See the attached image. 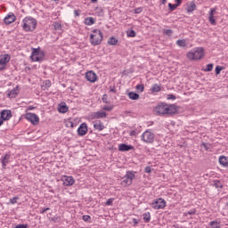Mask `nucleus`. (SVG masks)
<instances>
[{
    "label": "nucleus",
    "mask_w": 228,
    "mask_h": 228,
    "mask_svg": "<svg viewBox=\"0 0 228 228\" xmlns=\"http://www.w3.org/2000/svg\"><path fill=\"white\" fill-rule=\"evenodd\" d=\"M61 181L64 186H72V184L76 183V180H74L73 176H67V175L61 176Z\"/></svg>",
    "instance_id": "obj_10"
},
{
    "label": "nucleus",
    "mask_w": 228,
    "mask_h": 228,
    "mask_svg": "<svg viewBox=\"0 0 228 228\" xmlns=\"http://www.w3.org/2000/svg\"><path fill=\"white\" fill-rule=\"evenodd\" d=\"M4 123V121L2 119V118L0 117V126Z\"/></svg>",
    "instance_id": "obj_60"
},
{
    "label": "nucleus",
    "mask_w": 228,
    "mask_h": 228,
    "mask_svg": "<svg viewBox=\"0 0 228 228\" xmlns=\"http://www.w3.org/2000/svg\"><path fill=\"white\" fill-rule=\"evenodd\" d=\"M136 90H137V92L142 94V92H143V90H145V86L143 85H137L136 86Z\"/></svg>",
    "instance_id": "obj_36"
},
{
    "label": "nucleus",
    "mask_w": 228,
    "mask_h": 228,
    "mask_svg": "<svg viewBox=\"0 0 228 228\" xmlns=\"http://www.w3.org/2000/svg\"><path fill=\"white\" fill-rule=\"evenodd\" d=\"M10 61V55L4 54L0 56V70H3L6 67V63Z\"/></svg>",
    "instance_id": "obj_12"
},
{
    "label": "nucleus",
    "mask_w": 228,
    "mask_h": 228,
    "mask_svg": "<svg viewBox=\"0 0 228 228\" xmlns=\"http://www.w3.org/2000/svg\"><path fill=\"white\" fill-rule=\"evenodd\" d=\"M108 44L110 45H117V44H118V39L115 38V37H110L109 40H108Z\"/></svg>",
    "instance_id": "obj_29"
},
{
    "label": "nucleus",
    "mask_w": 228,
    "mask_h": 228,
    "mask_svg": "<svg viewBox=\"0 0 228 228\" xmlns=\"http://www.w3.org/2000/svg\"><path fill=\"white\" fill-rule=\"evenodd\" d=\"M104 123H102L101 120H97L94 122V128L96 131H103L104 129Z\"/></svg>",
    "instance_id": "obj_19"
},
{
    "label": "nucleus",
    "mask_w": 228,
    "mask_h": 228,
    "mask_svg": "<svg viewBox=\"0 0 228 228\" xmlns=\"http://www.w3.org/2000/svg\"><path fill=\"white\" fill-rule=\"evenodd\" d=\"M210 227L212 228H220V222L218 221H212L209 223Z\"/></svg>",
    "instance_id": "obj_32"
},
{
    "label": "nucleus",
    "mask_w": 228,
    "mask_h": 228,
    "mask_svg": "<svg viewBox=\"0 0 228 228\" xmlns=\"http://www.w3.org/2000/svg\"><path fill=\"white\" fill-rule=\"evenodd\" d=\"M74 14L76 15V17H79L80 12L77 11V10H75V11H74Z\"/></svg>",
    "instance_id": "obj_51"
},
{
    "label": "nucleus",
    "mask_w": 228,
    "mask_h": 228,
    "mask_svg": "<svg viewBox=\"0 0 228 228\" xmlns=\"http://www.w3.org/2000/svg\"><path fill=\"white\" fill-rule=\"evenodd\" d=\"M25 118L31 122L33 126H37V124L40 122V118L37 117V114L28 112L25 115Z\"/></svg>",
    "instance_id": "obj_8"
},
{
    "label": "nucleus",
    "mask_w": 228,
    "mask_h": 228,
    "mask_svg": "<svg viewBox=\"0 0 228 228\" xmlns=\"http://www.w3.org/2000/svg\"><path fill=\"white\" fill-rule=\"evenodd\" d=\"M216 12V9H215V8H212L209 12L208 20L212 26L216 25V20H215V12Z\"/></svg>",
    "instance_id": "obj_16"
},
{
    "label": "nucleus",
    "mask_w": 228,
    "mask_h": 228,
    "mask_svg": "<svg viewBox=\"0 0 228 228\" xmlns=\"http://www.w3.org/2000/svg\"><path fill=\"white\" fill-rule=\"evenodd\" d=\"M188 214H189V215H195V211H194V210H190V211L188 212Z\"/></svg>",
    "instance_id": "obj_58"
},
{
    "label": "nucleus",
    "mask_w": 228,
    "mask_h": 228,
    "mask_svg": "<svg viewBox=\"0 0 228 228\" xmlns=\"http://www.w3.org/2000/svg\"><path fill=\"white\" fill-rule=\"evenodd\" d=\"M15 20H16L15 14L12 12L4 19V22H5V24H12V22H15Z\"/></svg>",
    "instance_id": "obj_17"
},
{
    "label": "nucleus",
    "mask_w": 228,
    "mask_h": 228,
    "mask_svg": "<svg viewBox=\"0 0 228 228\" xmlns=\"http://www.w3.org/2000/svg\"><path fill=\"white\" fill-rule=\"evenodd\" d=\"M164 33L167 37H172V35H174V31L172 29H166L164 30Z\"/></svg>",
    "instance_id": "obj_38"
},
{
    "label": "nucleus",
    "mask_w": 228,
    "mask_h": 228,
    "mask_svg": "<svg viewBox=\"0 0 228 228\" xmlns=\"http://www.w3.org/2000/svg\"><path fill=\"white\" fill-rule=\"evenodd\" d=\"M177 7H179V5L176 4H171V3L168 4V8L170 12H174L175 10H177Z\"/></svg>",
    "instance_id": "obj_33"
},
{
    "label": "nucleus",
    "mask_w": 228,
    "mask_h": 228,
    "mask_svg": "<svg viewBox=\"0 0 228 228\" xmlns=\"http://www.w3.org/2000/svg\"><path fill=\"white\" fill-rule=\"evenodd\" d=\"M127 37H130L131 38H134L136 37V32L133 29L126 31Z\"/></svg>",
    "instance_id": "obj_34"
},
{
    "label": "nucleus",
    "mask_w": 228,
    "mask_h": 228,
    "mask_svg": "<svg viewBox=\"0 0 228 228\" xmlns=\"http://www.w3.org/2000/svg\"><path fill=\"white\" fill-rule=\"evenodd\" d=\"M103 102H108L106 99L102 98Z\"/></svg>",
    "instance_id": "obj_63"
},
{
    "label": "nucleus",
    "mask_w": 228,
    "mask_h": 228,
    "mask_svg": "<svg viewBox=\"0 0 228 228\" xmlns=\"http://www.w3.org/2000/svg\"><path fill=\"white\" fill-rule=\"evenodd\" d=\"M3 168H6V165L10 163V154H5L1 159Z\"/></svg>",
    "instance_id": "obj_20"
},
{
    "label": "nucleus",
    "mask_w": 228,
    "mask_h": 228,
    "mask_svg": "<svg viewBox=\"0 0 228 228\" xmlns=\"http://www.w3.org/2000/svg\"><path fill=\"white\" fill-rule=\"evenodd\" d=\"M58 111L59 113H67V111H69V107L67 106V104H61L58 106Z\"/></svg>",
    "instance_id": "obj_23"
},
{
    "label": "nucleus",
    "mask_w": 228,
    "mask_h": 228,
    "mask_svg": "<svg viewBox=\"0 0 228 228\" xmlns=\"http://www.w3.org/2000/svg\"><path fill=\"white\" fill-rule=\"evenodd\" d=\"M53 26V28L56 30L61 29V24L60 22H54Z\"/></svg>",
    "instance_id": "obj_37"
},
{
    "label": "nucleus",
    "mask_w": 228,
    "mask_h": 228,
    "mask_svg": "<svg viewBox=\"0 0 228 228\" xmlns=\"http://www.w3.org/2000/svg\"><path fill=\"white\" fill-rule=\"evenodd\" d=\"M106 117H108V113H106V111L93 112L91 115V118L93 119L106 118Z\"/></svg>",
    "instance_id": "obj_14"
},
{
    "label": "nucleus",
    "mask_w": 228,
    "mask_h": 228,
    "mask_svg": "<svg viewBox=\"0 0 228 228\" xmlns=\"http://www.w3.org/2000/svg\"><path fill=\"white\" fill-rule=\"evenodd\" d=\"M151 92H161V86H159L158 84L153 85L151 87Z\"/></svg>",
    "instance_id": "obj_31"
},
{
    "label": "nucleus",
    "mask_w": 228,
    "mask_h": 228,
    "mask_svg": "<svg viewBox=\"0 0 228 228\" xmlns=\"http://www.w3.org/2000/svg\"><path fill=\"white\" fill-rule=\"evenodd\" d=\"M28 224H18L14 228H28Z\"/></svg>",
    "instance_id": "obj_46"
},
{
    "label": "nucleus",
    "mask_w": 228,
    "mask_h": 228,
    "mask_svg": "<svg viewBox=\"0 0 228 228\" xmlns=\"http://www.w3.org/2000/svg\"><path fill=\"white\" fill-rule=\"evenodd\" d=\"M102 110H104V111H111L113 110V107L111 106H108V105H105Z\"/></svg>",
    "instance_id": "obj_40"
},
{
    "label": "nucleus",
    "mask_w": 228,
    "mask_h": 228,
    "mask_svg": "<svg viewBox=\"0 0 228 228\" xmlns=\"http://www.w3.org/2000/svg\"><path fill=\"white\" fill-rule=\"evenodd\" d=\"M12 110H4L0 112V118H2V119L4 120H10V118H12Z\"/></svg>",
    "instance_id": "obj_15"
},
{
    "label": "nucleus",
    "mask_w": 228,
    "mask_h": 228,
    "mask_svg": "<svg viewBox=\"0 0 228 228\" xmlns=\"http://www.w3.org/2000/svg\"><path fill=\"white\" fill-rule=\"evenodd\" d=\"M167 206V201L165 200L159 198L151 203V208L153 209H163Z\"/></svg>",
    "instance_id": "obj_9"
},
{
    "label": "nucleus",
    "mask_w": 228,
    "mask_h": 228,
    "mask_svg": "<svg viewBox=\"0 0 228 228\" xmlns=\"http://www.w3.org/2000/svg\"><path fill=\"white\" fill-rule=\"evenodd\" d=\"M188 60L195 61V60H202L204 58V48L196 47L186 54Z\"/></svg>",
    "instance_id": "obj_2"
},
{
    "label": "nucleus",
    "mask_w": 228,
    "mask_h": 228,
    "mask_svg": "<svg viewBox=\"0 0 228 228\" xmlns=\"http://www.w3.org/2000/svg\"><path fill=\"white\" fill-rule=\"evenodd\" d=\"M219 163L222 167H224L225 168H227L228 167V159L227 157L225 156H220L219 157Z\"/></svg>",
    "instance_id": "obj_21"
},
{
    "label": "nucleus",
    "mask_w": 228,
    "mask_h": 228,
    "mask_svg": "<svg viewBox=\"0 0 228 228\" xmlns=\"http://www.w3.org/2000/svg\"><path fill=\"white\" fill-rule=\"evenodd\" d=\"M196 8H197V5L195 4V3L192 2L190 4V5H188L187 12L189 13H191V12H195Z\"/></svg>",
    "instance_id": "obj_27"
},
{
    "label": "nucleus",
    "mask_w": 228,
    "mask_h": 228,
    "mask_svg": "<svg viewBox=\"0 0 228 228\" xmlns=\"http://www.w3.org/2000/svg\"><path fill=\"white\" fill-rule=\"evenodd\" d=\"M86 79L90 83H95L97 81V75L94 71H88L86 73Z\"/></svg>",
    "instance_id": "obj_13"
},
{
    "label": "nucleus",
    "mask_w": 228,
    "mask_h": 228,
    "mask_svg": "<svg viewBox=\"0 0 228 228\" xmlns=\"http://www.w3.org/2000/svg\"><path fill=\"white\" fill-rule=\"evenodd\" d=\"M176 45H178V47H186L188 43H186V39H178L176 41Z\"/></svg>",
    "instance_id": "obj_26"
},
{
    "label": "nucleus",
    "mask_w": 228,
    "mask_h": 228,
    "mask_svg": "<svg viewBox=\"0 0 228 228\" xmlns=\"http://www.w3.org/2000/svg\"><path fill=\"white\" fill-rule=\"evenodd\" d=\"M133 146L127 145L126 143L119 144L118 146V151H120V152H127L129 151H133Z\"/></svg>",
    "instance_id": "obj_18"
},
{
    "label": "nucleus",
    "mask_w": 228,
    "mask_h": 228,
    "mask_svg": "<svg viewBox=\"0 0 228 228\" xmlns=\"http://www.w3.org/2000/svg\"><path fill=\"white\" fill-rule=\"evenodd\" d=\"M17 200H19V197H14L10 200L11 204H17Z\"/></svg>",
    "instance_id": "obj_41"
},
{
    "label": "nucleus",
    "mask_w": 228,
    "mask_h": 228,
    "mask_svg": "<svg viewBox=\"0 0 228 228\" xmlns=\"http://www.w3.org/2000/svg\"><path fill=\"white\" fill-rule=\"evenodd\" d=\"M136 172L134 171H126V175L121 178V186H131L134 177H136Z\"/></svg>",
    "instance_id": "obj_4"
},
{
    "label": "nucleus",
    "mask_w": 228,
    "mask_h": 228,
    "mask_svg": "<svg viewBox=\"0 0 228 228\" xmlns=\"http://www.w3.org/2000/svg\"><path fill=\"white\" fill-rule=\"evenodd\" d=\"M115 200V199L110 198L106 201V206H111L113 204V201Z\"/></svg>",
    "instance_id": "obj_39"
},
{
    "label": "nucleus",
    "mask_w": 228,
    "mask_h": 228,
    "mask_svg": "<svg viewBox=\"0 0 228 228\" xmlns=\"http://www.w3.org/2000/svg\"><path fill=\"white\" fill-rule=\"evenodd\" d=\"M86 133H88V126L86 123H82L77 128V134L78 136H85Z\"/></svg>",
    "instance_id": "obj_11"
},
{
    "label": "nucleus",
    "mask_w": 228,
    "mask_h": 228,
    "mask_svg": "<svg viewBox=\"0 0 228 228\" xmlns=\"http://www.w3.org/2000/svg\"><path fill=\"white\" fill-rule=\"evenodd\" d=\"M85 24L86 26H92L93 24H95V19H94V17L86 18Z\"/></svg>",
    "instance_id": "obj_25"
},
{
    "label": "nucleus",
    "mask_w": 228,
    "mask_h": 228,
    "mask_svg": "<svg viewBox=\"0 0 228 228\" xmlns=\"http://www.w3.org/2000/svg\"><path fill=\"white\" fill-rule=\"evenodd\" d=\"M128 97L131 99V101H138V99H140V94L134 92H130L128 93Z\"/></svg>",
    "instance_id": "obj_24"
},
{
    "label": "nucleus",
    "mask_w": 228,
    "mask_h": 228,
    "mask_svg": "<svg viewBox=\"0 0 228 228\" xmlns=\"http://www.w3.org/2000/svg\"><path fill=\"white\" fill-rule=\"evenodd\" d=\"M90 216H83L84 222H90Z\"/></svg>",
    "instance_id": "obj_45"
},
{
    "label": "nucleus",
    "mask_w": 228,
    "mask_h": 228,
    "mask_svg": "<svg viewBox=\"0 0 228 228\" xmlns=\"http://www.w3.org/2000/svg\"><path fill=\"white\" fill-rule=\"evenodd\" d=\"M102 42V32L100 29L93 30L90 35V43L92 45H99Z\"/></svg>",
    "instance_id": "obj_5"
},
{
    "label": "nucleus",
    "mask_w": 228,
    "mask_h": 228,
    "mask_svg": "<svg viewBox=\"0 0 228 228\" xmlns=\"http://www.w3.org/2000/svg\"><path fill=\"white\" fill-rule=\"evenodd\" d=\"M70 127H74V123H70Z\"/></svg>",
    "instance_id": "obj_61"
},
{
    "label": "nucleus",
    "mask_w": 228,
    "mask_h": 228,
    "mask_svg": "<svg viewBox=\"0 0 228 228\" xmlns=\"http://www.w3.org/2000/svg\"><path fill=\"white\" fill-rule=\"evenodd\" d=\"M202 146H203V148L205 149V151H208V149H209L208 147V143H206V142H202V144H201Z\"/></svg>",
    "instance_id": "obj_49"
},
{
    "label": "nucleus",
    "mask_w": 228,
    "mask_h": 228,
    "mask_svg": "<svg viewBox=\"0 0 228 228\" xmlns=\"http://www.w3.org/2000/svg\"><path fill=\"white\" fill-rule=\"evenodd\" d=\"M30 60L33 61H42V60H44V52L40 51V48H34Z\"/></svg>",
    "instance_id": "obj_6"
},
{
    "label": "nucleus",
    "mask_w": 228,
    "mask_h": 228,
    "mask_svg": "<svg viewBox=\"0 0 228 228\" xmlns=\"http://www.w3.org/2000/svg\"><path fill=\"white\" fill-rule=\"evenodd\" d=\"M22 28L24 31H35L37 28V20L33 17H26L22 20Z\"/></svg>",
    "instance_id": "obj_3"
},
{
    "label": "nucleus",
    "mask_w": 228,
    "mask_h": 228,
    "mask_svg": "<svg viewBox=\"0 0 228 228\" xmlns=\"http://www.w3.org/2000/svg\"><path fill=\"white\" fill-rule=\"evenodd\" d=\"M52 220H61V217L55 216L52 217Z\"/></svg>",
    "instance_id": "obj_53"
},
{
    "label": "nucleus",
    "mask_w": 228,
    "mask_h": 228,
    "mask_svg": "<svg viewBox=\"0 0 228 228\" xmlns=\"http://www.w3.org/2000/svg\"><path fill=\"white\" fill-rule=\"evenodd\" d=\"M212 184L215 186V188H224V185L220 180H215Z\"/></svg>",
    "instance_id": "obj_30"
},
{
    "label": "nucleus",
    "mask_w": 228,
    "mask_h": 228,
    "mask_svg": "<svg viewBox=\"0 0 228 228\" xmlns=\"http://www.w3.org/2000/svg\"><path fill=\"white\" fill-rule=\"evenodd\" d=\"M130 136H136V132L134 130L130 131Z\"/></svg>",
    "instance_id": "obj_52"
},
{
    "label": "nucleus",
    "mask_w": 228,
    "mask_h": 228,
    "mask_svg": "<svg viewBox=\"0 0 228 228\" xmlns=\"http://www.w3.org/2000/svg\"><path fill=\"white\" fill-rule=\"evenodd\" d=\"M92 3H97V0H91Z\"/></svg>",
    "instance_id": "obj_62"
},
{
    "label": "nucleus",
    "mask_w": 228,
    "mask_h": 228,
    "mask_svg": "<svg viewBox=\"0 0 228 228\" xmlns=\"http://www.w3.org/2000/svg\"><path fill=\"white\" fill-rule=\"evenodd\" d=\"M49 209H50L49 208L43 209L41 211V214L44 215V213H45V211H49Z\"/></svg>",
    "instance_id": "obj_57"
},
{
    "label": "nucleus",
    "mask_w": 228,
    "mask_h": 228,
    "mask_svg": "<svg viewBox=\"0 0 228 228\" xmlns=\"http://www.w3.org/2000/svg\"><path fill=\"white\" fill-rule=\"evenodd\" d=\"M133 224H134V225H138V219L134 218L133 219Z\"/></svg>",
    "instance_id": "obj_54"
},
{
    "label": "nucleus",
    "mask_w": 228,
    "mask_h": 228,
    "mask_svg": "<svg viewBox=\"0 0 228 228\" xmlns=\"http://www.w3.org/2000/svg\"><path fill=\"white\" fill-rule=\"evenodd\" d=\"M179 107L175 104H167L160 102L155 107V113L159 116L165 117V115H175Z\"/></svg>",
    "instance_id": "obj_1"
},
{
    "label": "nucleus",
    "mask_w": 228,
    "mask_h": 228,
    "mask_svg": "<svg viewBox=\"0 0 228 228\" xmlns=\"http://www.w3.org/2000/svg\"><path fill=\"white\" fill-rule=\"evenodd\" d=\"M19 94V89L17 87L13 88L12 90H11L8 93V97H10V99H13L15 97H17V94Z\"/></svg>",
    "instance_id": "obj_22"
},
{
    "label": "nucleus",
    "mask_w": 228,
    "mask_h": 228,
    "mask_svg": "<svg viewBox=\"0 0 228 228\" xmlns=\"http://www.w3.org/2000/svg\"><path fill=\"white\" fill-rule=\"evenodd\" d=\"M110 92H112L113 94H115L117 92V89L115 88V86H110Z\"/></svg>",
    "instance_id": "obj_50"
},
{
    "label": "nucleus",
    "mask_w": 228,
    "mask_h": 228,
    "mask_svg": "<svg viewBox=\"0 0 228 228\" xmlns=\"http://www.w3.org/2000/svg\"><path fill=\"white\" fill-rule=\"evenodd\" d=\"M167 100L168 101H175V95H174V94H168L167 95Z\"/></svg>",
    "instance_id": "obj_44"
},
{
    "label": "nucleus",
    "mask_w": 228,
    "mask_h": 228,
    "mask_svg": "<svg viewBox=\"0 0 228 228\" xmlns=\"http://www.w3.org/2000/svg\"><path fill=\"white\" fill-rule=\"evenodd\" d=\"M175 3H176V4H178V6H181L183 0H175Z\"/></svg>",
    "instance_id": "obj_55"
},
{
    "label": "nucleus",
    "mask_w": 228,
    "mask_h": 228,
    "mask_svg": "<svg viewBox=\"0 0 228 228\" xmlns=\"http://www.w3.org/2000/svg\"><path fill=\"white\" fill-rule=\"evenodd\" d=\"M142 218L146 224H149V222H151V212L144 213Z\"/></svg>",
    "instance_id": "obj_28"
},
{
    "label": "nucleus",
    "mask_w": 228,
    "mask_h": 228,
    "mask_svg": "<svg viewBox=\"0 0 228 228\" xmlns=\"http://www.w3.org/2000/svg\"><path fill=\"white\" fill-rule=\"evenodd\" d=\"M222 72V66H216V74L218 75Z\"/></svg>",
    "instance_id": "obj_42"
},
{
    "label": "nucleus",
    "mask_w": 228,
    "mask_h": 228,
    "mask_svg": "<svg viewBox=\"0 0 228 228\" xmlns=\"http://www.w3.org/2000/svg\"><path fill=\"white\" fill-rule=\"evenodd\" d=\"M144 172L146 173V174H151V167H145V169H144Z\"/></svg>",
    "instance_id": "obj_47"
},
{
    "label": "nucleus",
    "mask_w": 228,
    "mask_h": 228,
    "mask_svg": "<svg viewBox=\"0 0 228 228\" xmlns=\"http://www.w3.org/2000/svg\"><path fill=\"white\" fill-rule=\"evenodd\" d=\"M213 67H215L213 63L208 64L207 68L205 69V72H211V70H213Z\"/></svg>",
    "instance_id": "obj_35"
},
{
    "label": "nucleus",
    "mask_w": 228,
    "mask_h": 228,
    "mask_svg": "<svg viewBox=\"0 0 228 228\" xmlns=\"http://www.w3.org/2000/svg\"><path fill=\"white\" fill-rule=\"evenodd\" d=\"M154 133L151 130H146L141 136V140L144 142V143H152L154 142Z\"/></svg>",
    "instance_id": "obj_7"
},
{
    "label": "nucleus",
    "mask_w": 228,
    "mask_h": 228,
    "mask_svg": "<svg viewBox=\"0 0 228 228\" xmlns=\"http://www.w3.org/2000/svg\"><path fill=\"white\" fill-rule=\"evenodd\" d=\"M160 1H161V4H167V0H160Z\"/></svg>",
    "instance_id": "obj_59"
},
{
    "label": "nucleus",
    "mask_w": 228,
    "mask_h": 228,
    "mask_svg": "<svg viewBox=\"0 0 228 228\" xmlns=\"http://www.w3.org/2000/svg\"><path fill=\"white\" fill-rule=\"evenodd\" d=\"M143 12V8L138 7L134 9V13H142Z\"/></svg>",
    "instance_id": "obj_43"
},
{
    "label": "nucleus",
    "mask_w": 228,
    "mask_h": 228,
    "mask_svg": "<svg viewBox=\"0 0 228 228\" xmlns=\"http://www.w3.org/2000/svg\"><path fill=\"white\" fill-rule=\"evenodd\" d=\"M45 83L46 88L51 87V80H46Z\"/></svg>",
    "instance_id": "obj_48"
},
{
    "label": "nucleus",
    "mask_w": 228,
    "mask_h": 228,
    "mask_svg": "<svg viewBox=\"0 0 228 228\" xmlns=\"http://www.w3.org/2000/svg\"><path fill=\"white\" fill-rule=\"evenodd\" d=\"M28 111H31V110H35V107L30 105L28 107Z\"/></svg>",
    "instance_id": "obj_56"
}]
</instances>
